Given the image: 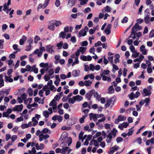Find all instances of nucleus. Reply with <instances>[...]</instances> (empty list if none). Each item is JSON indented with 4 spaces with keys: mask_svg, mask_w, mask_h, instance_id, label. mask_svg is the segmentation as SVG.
Here are the masks:
<instances>
[{
    "mask_svg": "<svg viewBox=\"0 0 154 154\" xmlns=\"http://www.w3.org/2000/svg\"><path fill=\"white\" fill-rule=\"evenodd\" d=\"M67 140H65L64 142H62L60 144V146L62 147L61 153L62 154H73L72 153H70L72 150V149L64 146L68 143V146H69L72 143V138L71 137H69L67 139Z\"/></svg>",
    "mask_w": 154,
    "mask_h": 154,
    "instance_id": "nucleus-1",
    "label": "nucleus"
},
{
    "mask_svg": "<svg viewBox=\"0 0 154 154\" xmlns=\"http://www.w3.org/2000/svg\"><path fill=\"white\" fill-rule=\"evenodd\" d=\"M117 132V130L115 128H113L107 136L106 141L107 143H109L111 141V139L112 138L115 137L116 136V133Z\"/></svg>",
    "mask_w": 154,
    "mask_h": 154,
    "instance_id": "nucleus-2",
    "label": "nucleus"
},
{
    "mask_svg": "<svg viewBox=\"0 0 154 154\" xmlns=\"http://www.w3.org/2000/svg\"><path fill=\"white\" fill-rule=\"evenodd\" d=\"M114 102V100L112 98H110L107 100L105 104V108H107L108 107L111 108L113 106Z\"/></svg>",
    "mask_w": 154,
    "mask_h": 154,
    "instance_id": "nucleus-3",
    "label": "nucleus"
},
{
    "mask_svg": "<svg viewBox=\"0 0 154 154\" xmlns=\"http://www.w3.org/2000/svg\"><path fill=\"white\" fill-rule=\"evenodd\" d=\"M49 1L50 0H45L43 5L41 4H39L38 6L37 10H38L41 8L44 9L46 8L48 5Z\"/></svg>",
    "mask_w": 154,
    "mask_h": 154,
    "instance_id": "nucleus-4",
    "label": "nucleus"
},
{
    "mask_svg": "<svg viewBox=\"0 0 154 154\" xmlns=\"http://www.w3.org/2000/svg\"><path fill=\"white\" fill-rule=\"evenodd\" d=\"M57 101L52 100L49 104V106H52V109L54 112L55 110H57Z\"/></svg>",
    "mask_w": 154,
    "mask_h": 154,
    "instance_id": "nucleus-5",
    "label": "nucleus"
},
{
    "mask_svg": "<svg viewBox=\"0 0 154 154\" xmlns=\"http://www.w3.org/2000/svg\"><path fill=\"white\" fill-rule=\"evenodd\" d=\"M54 47L53 45H47L46 47L47 51L51 54L54 53V51L53 50Z\"/></svg>",
    "mask_w": 154,
    "mask_h": 154,
    "instance_id": "nucleus-6",
    "label": "nucleus"
},
{
    "mask_svg": "<svg viewBox=\"0 0 154 154\" xmlns=\"http://www.w3.org/2000/svg\"><path fill=\"white\" fill-rule=\"evenodd\" d=\"M86 50V47H80L79 49H78L76 51V55L77 56H79L80 54V52L81 54H84Z\"/></svg>",
    "mask_w": 154,
    "mask_h": 154,
    "instance_id": "nucleus-7",
    "label": "nucleus"
},
{
    "mask_svg": "<svg viewBox=\"0 0 154 154\" xmlns=\"http://www.w3.org/2000/svg\"><path fill=\"white\" fill-rule=\"evenodd\" d=\"M140 51L142 54L144 55H146L148 51L147 49L146 48L145 46L143 45L140 47Z\"/></svg>",
    "mask_w": 154,
    "mask_h": 154,
    "instance_id": "nucleus-8",
    "label": "nucleus"
},
{
    "mask_svg": "<svg viewBox=\"0 0 154 154\" xmlns=\"http://www.w3.org/2000/svg\"><path fill=\"white\" fill-rule=\"evenodd\" d=\"M142 29V27L140 26L137 23L133 27L132 29V32H134V31H136L137 30H139Z\"/></svg>",
    "mask_w": 154,
    "mask_h": 154,
    "instance_id": "nucleus-9",
    "label": "nucleus"
},
{
    "mask_svg": "<svg viewBox=\"0 0 154 154\" xmlns=\"http://www.w3.org/2000/svg\"><path fill=\"white\" fill-rule=\"evenodd\" d=\"M23 108V106L21 104L19 105H16L13 109L14 111H21Z\"/></svg>",
    "mask_w": 154,
    "mask_h": 154,
    "instance_id": "nucleus-10",
    "label": "nucleus"
},
{
    "mask_svg": "<svg viewBox=\"0 0 154 154\" xmlns=\"http://www.w3.org/2000/svg\"><path fill=\"white\" fill-rule=\"evenodd\" d=\"M129 124L127 122H124L122 124H120L119 126V128L121 130H122L123 128H126L128 126Z\"/></svg>",
    "mask_w": 154,
    "mask_h": 154,
    "instance_id": "nucleus-11",
    "label": "nucleus"
},
{
    "mask_svg": "<svg viewBox=\"0 0 154 154\" xmlns=\"http://www.w3.org/2000/svg\"><path fill=\"white\" fill-rule=\"evenodd\" d=\"M119 147L117 146H115L111 148L110 151L108 153L109 154H112L114 152L118 150Z\"/></svg>",
    "mask_w": 154,
    "mask_h": 154,
    "instance_id": "nucleus-12",
    "label": "nucleus"
},
{
    "mask_svg": "<svg viewBox=\"0 0 154 154\" xmlns=\"http://www.w3.org/2000/svg\"><path fill=\"white\" fill-rule=\"evenodd\" d=\"M55 25L53 21H51L48 26V28L50 30L54 31L55 29Z\"/></svg>",
    "mask_w": 154,
    "mask_h": 154,
    "instance_id": "nucleus-13",
    "label": "nucleus"
},
{
    "mask_svg": "<svg viewBox=\"0 0 154 154\" xmlns=\"http://www.w3.org/2000/svg\"><path fill=\"white\" fill-rule=\"evenodd\" d=\"M111 26V24H108L107 28L105 29L104 32L106 35H108L110 33Z\"/></svg>",
    "mask_w": 154,
    "mask_h": 154,
    "instance_id": "nucleus-14",
    "label": "nucleus"
},
{
    "mask_svg": "<svg viewBox=\"0 0 154 154\" xmlns=\"http://www.w3.org/2000/svg\"><path fill=\"white\" fill-rule=\"evenodd\" d=\"M52 119L54 121L57 120L59 122H60L63 120V117L60 116L55 115L53 117Z\"/></svg>",
    "mask_w": 154,
    "mask_h": 154,
    "instance_id": "nucleus-15",
    "label": "nucleus"
},
{
    "mask_svg": "<svg viewBox=\"0 0 154 154\" xmlns=\"http://www.w3.org/2000/svg\"><path fill=\"white\" fill-rule=\"evenodd\" d=\"M75 3V0H69L67 5V6L69 7H72L74 6Z\"/></svg>",
    "mask_w": 154,
    "mask_h": 154,
    "instance_id": "nucleus-16",
    "label": "nucleus"
},
{
    "mask_svg": "<svg viewBox=\"0 0 154 154\" xmlns=\"http://www.w3.org/2000/svg\"><path fill=\"white\" fill-rule=\"evenodd\" d=\"M143 96H147L150 95L151 94V92L150 90H148L146 88H144L143 89Z\"/></svg>",
    "mask_w": 154,
    "mask_h": 154,
    "instance_id": "nucleus-17",
    "label": "nucleus"
},
{
    "mask_svg": "<svg viewBox=\"0 0 154 154\" xmlns=\"http://www.w3.org/2000/svg\"><path fill=\"white\" fill-rule=\"evenodd\" d=\"M89 116L90 117V119L91 120L92 119L94 122H96L97 120V118L96 114H94L91 113L89 114Z\"/></svg>",
    "mask_w": 154,
    "mask_h": 154,
    "instance_id": "nucleus-18",
    "label": "nucleus"
},
{
    "mask_svg": "<svg viewBox=\"0 0 154 154\" xmlns=\"http://www.w3.org/2000/svg\"><path fill=\"white\" fill-rule=\"evenodd\" d=\"M27 38L25 35H23L22 38L20 39L19 41V43L21 45H23L24 42L26 40Z\"/></svg>",
    "mask_w": 154,
    "mask_h": 154,
    "instance_id": "nucleus-19",
    "label": "nucleus"
},
{
    "mask_svg": "<svg viewBox=\"0 0 154 154\" xmlns=\"http://www.w3.org/2000/svg\"><path fill=\"white\" fill-rule=\"evenodd\" d=\"M94 91V90H92L86 94V97L88 100H90L91 97L92 95V94Z\"/></svg>",
    "mask_w": 154,
    "mask_h": 154,
    "instance_id": "nucleus-20",
    "label": "nucleus"
},
{
    "mask_svg": "<svg viewBox=\"0 0 154 154\" xmlns=\"http://www.w3.org/2000/svg\"><path fill=\"white\" fill-rule=\"evenodd\" d=\"M89 111V110L88 109H84L83 107L82 108V112L85 113L84 116L86 117L88 116Z\"/></svg>",
    "mask_w": 154,
    "mask_h": 154,
    "instance_id": "nucleus-21",
    "label": "nucleus"
},
{
    "mask_svg": "<svg viewBox=\"0 0 154 154\" xmlns=\"http://www.w3.org/2000/svg\"><path fill=\"white\" fill-rule=\"evenodd\" d=\"M67 136V134L66 132L63 133L60 137V140H64L66 138Z\"/></svg>",
    "mask_w": 154,
    "mask_h": 154,
    "instance_id": "nucleus-22",
    "label": "nucleus"
},
{
    "mask_svg": "<svg viewBox=\"0 0 154 154\" xmlns=\"http://www.w3.org/2000/svg\"><path fill=\"white\" fill-rule=\"evenodd\" d=\"M35 101L38 102L39 103L43 104L44 101L43 100H42L38 97H36L34 98Z\"/></svg>",
    "mask_w": 154,
    "mask_h": 154,
    "instance_id": "nucleus-23",
    "label": "nucleus"
},
{
    "mask_svg": "<svg viewBox=\"0 0 154 154\" xmlns=\"http://www.w3.org/2000/svg\"><path fill=\"white\" fill-rule=\"evenodd\" d=\"M86 35V32L85 30H82L79 32V35L80 37L81 36H84Z\"/></svg>",
    "mask_w": 154,
    "mask_h": 154,
    "instance_id": "nucleus-24",
    "label": "nucleus"
},
{
    "mask_svg": "<svg viewBox=\"0 0 154 154\" xmlns=\"http://www.w3.org/2000/svg\"><path fill=\"white\" fill-rule=\"evenodd\" d=\"M74 97L75 98V100L78 101H80L82 100H83V97L79 95H77L75 96H74Z\"/></svg>",
    "mask_w": 154,
    "mask_h": 154,
    "instance_id": "nucleus-25",
    "label": "nucleus"
},
{
    "mask_svg": "<svg viewBox=\"0 0 154 154\" xmlns=\"http://www.w3.org/2000/svg\"><path fill=\"white\" fill-rule=\"evenodd\" d=\"M43 114L44 117L46 118L49 117L50 114L49 112L46 110L43 111Z\"/></svg>",
    "mask_w": 154,
    "mask_h": 154,
    "instance_id": "nucleus-26",
    "label": "nucleus"
},
{
    "mask_svg": "<svg viewBox=\"0 0 154 154\" xmlns=\"http://www.w3.org/2000/svg\"><path fill=\"white\" fill-rule=\"evenodd\" d=\"M85 85L86 86H89L91 85L92 84V82L90 81H85L84 82Z\"/></svg>",
    "mask_w": 154,
    "mask_h": 154,
    "instance_id": "nucleus-27",
    "label": "nucleus"
},
{
    "mask_svg": "<svg viewBox=\"0 0 154 154\" xmlns=\"http://www.w3.org/2000/svg\"><path fill=\"white\" fill-rule=\"evenodd\" d=\"M36 151L35 147H33L32 148L31 150H29L28 151V152L30 154H35L36 153Z\"/></svg>",
    "mask_w": 154,
    "mask_h": 154,
    "instance_id": "nucleus-28",
    "label": "nucleus"
},
{
    "mask_svg": "<svg viewBox=\"0 0 154 154\" xmlns=\"http://www.w3.org/2000/svg\"><path fill=\"white\" fill-rule=\"evenodd\" d=\"M75 99L74 97H73L72 98H70L68 100V102L72 104L74 103L75 101Z\"/></svg>",
    "mask_w": 154,
    "mask_h": 154,
    "instance_id": "nucleus-29",
    "label": "nucleus"
},
{
    "mask_svg": "<svg viewBox=\"0 0 154 154\" xmlns=\"http://www.w3.org/2000/svg\"><path fill=\"white\" fill-rule=\"evenodd\" d=\"M48 89H49L50 90L53 91H56L57 90L56 88L53 85L48 87Z\"/></svg>",
    "mask_w": 154,
    "mask_h": 154,
    "instance_id": "nucleus-30",
    "label": "nucleus"
},
{
    "mask_svg": "<svg viewBox=\"0 0 154 154\" xmlns=\"http://www.w3.org/2000/svg\"><path fill=\"white\" fill-rule=\"evenodd\" d=\"M39 66L41 67L45 68L48 67V63H42L40 64Z\"/></svg>",
    "mask_w": 154,
    "mask_h": 154,
    "instance_id": "nucleus-31",
    "label": "nucleus"
},
{
    "mask_svg": "<svg viewBox=\"0 0 154 154\" xmlns=\"http://www.w3.org/2000/svg\"><path fill=\"white\" fill-rule=\"evenodd\" d=\"M5 81L8 82H13V79L12 78H11L6 75L5 76Z\"/></svg>",
    "mask_w": 154,
    "mask_h": 154,
    "instance_id": "nucleus-32",
    "label": "nucleus"
},
{
    "mask_svg": "<svg viewBox=\"0 0 154 154\" xmlns=\"http://www.w3.org/2000/svg\"><path fill=\"white\" fill-rule=\"evenodd\" d=\"M32 121L33 122V126H35L38 123V121L35 117H33L32 119Z\"/></svg>",
    "mask_w": 154,
    "mask_h": 154,
    "instance_id": "nucleus-33",
    "label": "nucleus"
},
{
    "mask_svg": "<svg viewBox=\"0 0 154 154\" xmlns=\"http://www.w3.org/2000/svg\"><path fill=\"white\" fill-rule=\"evenodd\" d=\"M54 25L57 27H58L62 24L61 22L60 21L56 20L54 22Z\"/></svg>",
    "mask_w": 154,
    "mask_h": 154,
    "instance_id": "nucleus-34",
    "label": "nucleus"
},
{
    "mask_svg": "<svg viewBox=\"0 0 154 154\" xmlns=\"http://www.w3.org/2000/svg\"><path fill=\"white\" fill-rule=\"evenodd\" d=\"M26 71H32V66H31L29 65H27L26 66Z\"/></svg>",
    "mask_w": 154,
    "mask_h": 154,
    "instance_id": "nucleus-35",
    "label": "nucleus"
},
{
    "mask_svg": "<svg viewBox=\"0 0 154 154\" xmlns=\"http://www.w3.org/2000/svg\"><path fill=\"white\" fill-rule=\"evenodd\" d=\"M150 14L147 11V10H145L144 12V17L149 18Z\"/></svg>",
    "mask_w": 154,
    "mask_h": 154,
    "instance_id": "nucleus-36",
    "label": "nucleus"
},
{
    "mask_svg": "<svg viewBox=\"0 0 154 154\" xmlns=\"http://www.w3.org/2000/svg\"><path fill=\"white\" fill-rule=\"evenodd\" d=\"M109 93L110 94H112L113 93L114 90L113 86H111L109 87L108 89Z\"/></svg>",
    "mask_w": 154,
    "mask_h": 154,
    "instance_id": "nucleus-37",
    "label": "nucleus"
},
{
    "mask_svg": "<svg viewBox=\"0 0 154 154\" xmlns=\"http://www.w3.org/2000/svg\"><path fill=\"white\" fill-rule=\"evenodd\" d=\"M33 91L32 89L29 88L27 90V92L29 95V96H31L33 94Z\"/></svg>",
    "mask_w": 154,
    "mask_h": 154,
    "instance_id": "nucleus-38",
    "label": "nucleus"
},
{
    "mask_svg": "<svg viewBox=\"0 0 154 154\" xmlns=\"http://www.w3.org/2000/svg\"><path fill=\"white\" fill-rule=\"evenodd\" d=\"M144 103H146L145 106H147L149 105V103L150 101V99L149 98H146L144 100Z\"/></svg>",
    "mask_w": 154,
    "mask_h": 154,
    "instance_id": "nucleus-39",
    "label": "nucleus"
},
{
    "mask_svg": "<svg viewBox=\"0 0 154 154\" xmlns=\"http://www.w3.org/2000/svg\"><path fill=\"white\" fill-rule=\"evenodd\" d=\"M86 117H87L84 116H82V117L79 119V122L81 123H84L85 121V119Z\"/></svg>",
    "mask_w": 154,
    "mask_h": 154,
    "instance_id": "nucleus-40",
    "label": "nucleus"
},
{
    "mask_svg": "<svg viewBox=\"0 0 154 154\" xmlns=\"http://www.w3.org/2000/svg\"><path fill=\"white\" fill-rule=\"evenodd\" d=\"M118 119H119L120 121H124L126 120V118L125 117L120 115L118 117Z\"/></svg>",
    "mask_w": 154,
    "mask_h": 154,
    "instance_id": "nucleus-41",
    "label": "nucleus"
},
{
    "mask_svg": "<svg viewBox=\"0 0 154 154\" xmlns=\"http://www.w3.org/2000/svg\"><path fill=\"white\" fill-rule=\"evenodd\" d=\"M32 71H33L34 72L37 74L38 73V68H36L35 65H33L32 66Z\"/></svg>",
    "mask_w": 154,
    "mask_h": 154,
    "instance_id": "nucleus-42",
    "label": "nucleus"
},
{
    "mask_svg": "<svg viewBox=\"0 0 154 154\" xmlns=\"http://www.w3.org/2000/svg\"><path fill=\"white\" fill-rule=\"evenodd\" d=\"M79 61L78 60V57H76V58L75 59V61L72 63V66H73L76 64H78L79 63Z\"/></svg>",
    "mask_w": 154,
    "mask_h": 154,
    "instance_id": "nucleus-43",
    "label": "nucleus"
},
{
    "mask_svg": "<svg viewBox=\"0 0 154 154\" xmlns=\"http://www.w3.org/2000/svg\"><path fill=\"white\" fill-rule=\"evenodd\" d=\"M72 75L73 76L75 77H77L79 75V74L76 70H74L72 72Z\"/></svg>",
    "mask_w": 154,
    "mask_h": 154,
    "instance_id": "nucleus-44",
    "label": "nucleus"
},
{
    "mask_svg": "<svg viewBox=\"0 0 154 154\" xmlns=\"http://www.w3.org/2000/svg\"><path fill=\"white\" fill-rule=\"evenodd\" d=\"M66 35V34L63 32H61L59 34L60 36L63 38H65Z\"/></svg>",
    "mask_w": 154,
    "mask_h": 154,
    "instance_id": "nucleus-45",
    "label": "nucleus"
},
{
    "mask_svg": "<svg viewBox=\"0 0 154 154\" xmlns=\"http://www.w3.org/2000/svg\"><path fill=\"white\" fill-rule=\"evenodd\" d=\"M17 52L16 51L15 52H13V53L9 55V58L11 59V58H14L15 57V54H16L17 53Z\"/></svg>",
    "mask_w": 154,
    "mask_h": 154,
    "instance_id": "nucleus-46",
    "label": "nucleus"
},
{
    "mask_svg": "<svg viewBox=\"0 0 154 154\" xmlns=\"http://www.w3.org/2000/svg\"><path fill=\"white\" fill-rule=\"evenodd\" d=\"M13 48L14 50H17V52L19 51H20V48H17V46L16 44H14L13 45Z\"/></svg>",
    "mask_w": 154,
    "mask_h": 154,
    "instance_id": "nucleus-47",
    "label": "nucleus"
},
{
    "mask_svg": "<svg viewBox=\"0 0 154 154\" xmlns=\"http://www.w3.org/2000/svg\"><path fill=\"white\" fill-rule=\"evenodd\" d=\"M48 72L49 75L50 76H51L54 74V69H50L48 71Z\"/></svg>",
    "mask_w": 154,
    "mask_h": 154,
    "instance_id": "nucleus-48",
    "label": "nucleus"
},
{
    "mask_svg": "<svg viewBox=\"0 0 154 154\" xmlns=\"http://www.w3.org/2000/svg\"><path fill=\"white\" fill-rule=\"evenodd\" d=\"M140 2V0H134V7L135 6H136L137 7Z\"/></svg>",
    "mask_w": 154,
    "mask_h": 154,
    "instance_id": "nucleus-49",
    "label": "nucleus"
},
{
    "mask_svg": "<svg viewBox=\"0 0 154 154\" xmlns=\"http://www.w3.org/2000/svg\"><path fill=\"white\" fill-rule=\"evenodd\" d=\"M101 133L100 132H98L96 133V134L93 137L94 139H95L101 135Z\"/></svg>",
    "mask_w": 154,
    "mask_h": 154,
    "instance_id": "nucleus-50",
    "label": "nucleus"
},
{
    "mask_svg": "<svg viewBox=\"0 0 154 154\" xmlns=\"http://www.w3.org/2000/svg\"><path fill=\"white\" fill-rule=\"evenodd\" d=\"M4 40L3 39L0 40V48L2 49L3 48V45L4 44Z\"/></svg>",
    "mask_w": 154,
    "mask_h": 154,
    "instance_id": "nucleus-51",
    "label": "nucleus"
},
{
    "mask_svg": "<svg viewBox=\"0 0 154 154\" xmlns=\"http://www.w3.org/2000/svg\"><path fill=\"white\" fill-rule=\"evenodd\" d=\"M136 33V32L134 31V33L132 32V31L131 30V35L130 37H129V38L130 37H132L133 39H135L136 38V35L135 34Z\"/></svg>",
    "mask_w": 154,
    "mask_h": 154,
    "instance_id": "nucleus-52",
    "label": "nucleus"
},
{
    "mask_svg": "<svg viewBox=\"0 0 154 154\" xmlns=\"http://www.w3.org/2000/svg\"><path fill=\"white\" fill-rule=\"evenodd\" d=\"M113 56H109L108 57V59L109 60V61L110 63H111L112 64L113 63Z\"/></svg>",
    "mask_w": 154,
    "mask_h": 154,
    "instance_id": "nucleus-53",
    "label": "nucleus"
},
{
    "mask_svg": "<svg viewBox=\"0 0 154 154\" xmlns=\"http://www.w3.org/2000/svg\"><path fill=\"white\" fill-rule=\"evenodd\" d=\"M63 45V42L61 41L57 45V46L58 48V49H60L61 48Z\"/></svg>",
    "mask_w": 154,
    "mask_h": 154,
    "instance_id": "nucleus-54",
    "label": "nucleus"
},
{
    "mask_svg": "<svg viewBox=\"0 0 154 154\" xmlns=\"http://www.w3.org/2000/svg\"><path fill=\"white\" fill-rule=\"evenodd\" d=\"M21 128L23 129H24L26 128H29L28 125V124L27 123H25L22 124L21 125Z\"/></svg>",
    "mask_w": 154,
    "mask_h": 154,
    "instance_id": "nucleus-55",
    "label": "nucleus"
},
{
    "mask_svg": "<svg viewBox=\"0 0 154 154\" xmlns=\"http://www.w3.org/2000/svg\"><path fill=\"white\" fill-rule=\"evenodd\" d=\"M134 95L135 94L133 92H132L129 95L130 99L132 100L134 98H135Z\"/></svg>",
    "mask_w": 154,
    "mask_h": 154,
    "instance_id": "nucleus-56",
    "label": "nucleus"
},
{
    "mask_svg": "<svg viewBox=\"0 0 154 154\" xmlns=\"http://www.w3.org/2000/svg\"><path fill=\"white\" fill-rule=\"evenodd\" d=\"M20 97L24 101L27 97V95L25 93H24L21 95Z\"/></svg>",
    "mask_w": 154,
    "mask_h": 154,
    "instance_id": "nucleus-57",
    "label": "nucleus"
},
{
    "mask_svg": "<svg viewBox=\"0 0 154 154\" xmlns=\"http://www.w3.org/2000/svg\"><path fill=\"white\" fill-rule=\"evenodd\" d=\"M49 131L50 132V131H49V129L47 128H45L42 131V133L44 134H46L47 133H48Z\"/></svg>",
    "mask_w": 154,
    "mask_h": 154,
    "instance_id": "nucleus-58",
    "label": "nucleus"
},
{
    "mask_svg": "<svg viewBox=\"0 0 154 154\" xmlns=\"http://www.w3.org/2000/svg\"><path fill=\"white\" fill-rule=\"evenodd\" d=\"M50 76L47 75H45L44 76V79L45 81H48L50 79Z\"/></svg>",
    "mask_w": 154,
    "mask_h": 154,
    "instance_id": "nucleus-59",
    "label": "nucleus"
},
{
    "mask_svg": "<svg viewBox=\"0 0 154 154\" xmlns=\"http://www.w3.org/2000/svg\"><path fill=\"white\" fill-rule=\"evenodd\" d=\"M154 36V30H152L150 32L149 37L152 38Z\"/></svg>",
    "mask_w": 154,
    "mask_h": 154,
    "instance_id": "nucleus-60",
    "label": "nucleus"
},
{
    "mask_svg": "<svg viewBox=\"0 0 154 154\" xmlns=\"http://www.w3.org/2000/svg\"><path fill=\"white\" fill-rule=\"evenodd\" d=\"M129 49L132 52L134 53L135 52L134 47L132 45H131L129 47Z\"/></svg>",
    "mask_w": 154,
    "mask_h": 154,
    "instance_id": "nucleus-61",
    "label": "nucleus"
},
{
    "mask_svg": "<svg viewBox=\"0 0 154 154\" xmlns=\"http://www.w3.org/2000/svg\"><path fill=\"white\" fill-rule=\"evenodd\" d=\"M134 53V54H132V57L134 58H136L137 57L139 54V52H135Z\"/></svg>",
    "mask_w": 154,
    "mask_h": 154,
    "instance_id": "nucleus-62",
    "label": "nucleus"
},
{
    "mask_svg": "<svg viewBox=\"0 0 154 154\" xmlns=\"http://www.w3.org/2000/svg\"><path fill=\"white\" fill-rule=\"evenodd\" d=\"M128 18L127 17H125L123 20H122V23H126L128 22Z\"/></svg>",
    "mask_w": 154,
    "mask_h": 154,
    "instance_id": "nucleus-63",
    "label": "nucleus"
},
{
    "mask_svg": "<svg viewBox=\"0 0 154 154\" xmlns=\"http://www.w3.org/2000/svg\"><path fill=\"white\" fill-rule=\"evenodd\" d=\"M91 11V9L90 8L88 7L84 10V12L85 13H87Z\"/></svg>",
    "mask_w": 154,
    "mask_h": 154,
    "instance_id": "nucleus-64",
    "label": "nucleus"
}]
</instances>
